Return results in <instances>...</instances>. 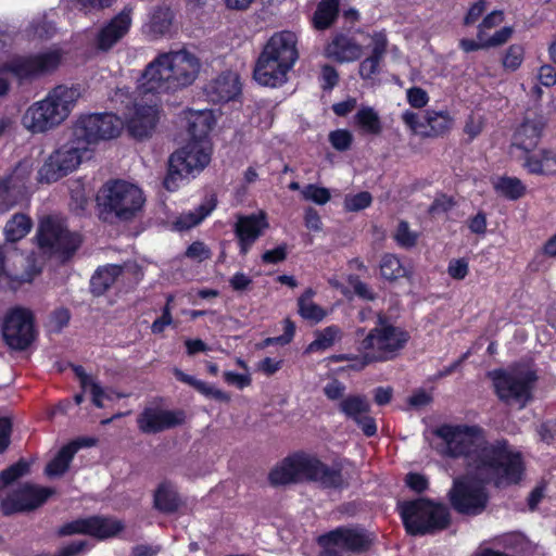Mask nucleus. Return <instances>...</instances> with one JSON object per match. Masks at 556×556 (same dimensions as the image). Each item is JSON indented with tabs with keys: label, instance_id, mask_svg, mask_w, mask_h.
<instances>
[{
	"label": "nucleus",
	"instance_id": "nucleus-24",
	"mask_svg": "<svg viewBox=\"0 0 556 556\" xmlns=\"http://www.w3.org/2000/svg\"><path fill=\"white\" fill-rule=\"evenodd\" d=\"M205 94L213 103H226L241 93L238 76L223 73L205 87Z\"/></svg>",
	"mask_w": 556,
	"mask_h": 556
},
{
	"label": "nucleus",
	"instance_id": "nucleus-43",
	"mask_svg": "<svg viewBox=\"0 0 556 556\" xmlns=\"http://www.w3.org/2000/svg\"><path fill=\"white\" fill-rule=\"evenodd\" d=\"M407 274L401 260L394 254H384L380 261V275L383 279L395 281Z\"/></svg>",
	"mask_w": 556,
	"mask_h": 556
},
{
	"label": "nucleus",
	"instance_id": "nucleus-29",
	"mask_svg": "<svg viewBox=\"0 0 556 556\" xmlns=\"http://www.w3.org/2000/svg\"><path fill=\"white\" fill-rule=\"evenodd\" d=\"M341 12V0H319L309 20L311 26L317 31L330 29L338 21Z\"/></svg>",
	"mask_w": 556,
	"mask_h": 556
},
{
	"label": "nucleus",
	"instance_id": "nucleus-50",
	"mask_svg": "<svg viewBox=\"0 0 556 556\" xmlns=\"http://www.w3.org/2000/svg\"><path fill=\"white\" fill-rule=\"evenodd\" d=\"M56 533L59 536H68L74 534L88 535V517L77 518L65 522L58 529Z\"/></svg>",
	"mask_w": 556,
	"mask_h": 556
},
{
	"label": "nucleus",
	"instance_id": "nucleus-53",
	"mask_svg": "<svg viewBox=\"0 0 556 556\" xmlns=\"http://www.w3.org/2000/svg\"><path fill=\"white\" fill-rule=\"evenodd\" d=\"M0 509L3 516H11L16 513L25 511L17 490L1 500Z\"/></svg>",
	"mask_w": 556,
	"mask_h": 556
},
{
	"label": "nucleus",
	"instance_id": "nucleus-27",
	"mask_svg": "<svg viewBox=\"0 0 556 556\" xmlns=\"http://www.w3.org/2000/svg\"><path fill=\"white\" fill-rule=\"evenodd\" d=\"M522 166L532 175L554 176L556 175V151L541 149L538 153H526Z\"/></svg>",
	"mask_w": 556,
	"mask_h": 556
},
{
	"label": "nucleus",
	"instance_id": "nucleus-45",
	"mask_svg": "<svg viewBox=\"0 0 556 556\" xmlns=\"http://www.w3.org/2000/svg\"><path fill=\"white\" fill-rule=\"evenodd\" d=\"M30 470L29 463L24 459L20 458L16 463L10 465L8 468L2 470L0 472L1 479L4 480V483H13L17 479L24 477L27 475Z\"/></svg>",
	"mask_w": 556,
	"mask_h": 556
},
{
	"label": "nucleus",
	"instance_id": "nucleus-57",
	"mask_svg": "<svg viewBox=\"0 0 556 556\" xmlns=\"http://www.w3.org/2000/svg\"><path fill=\"white\" fill-rule=\"evenodd\" d=\"M405 484L412 491L420 494L429 488V481L427 477L419 472H408L405 476Z\"/></svg>",
	"mask_w": 556,
	"mask_h": 556
},
{
	"label": "nucleus",
	"instance_id": "nucleus-59",
	"mask_svg": "<svg viewBox=\"0 0 556 556\" xmlns=\"http://www.w3.org/2000/svg\"><path fill=\"white\" fill-rule=\"evenodd\" d=\"M288 256V247L286 243L279 244L275 249L267 250L262 254L264 264H279Z\"/></svg>",
	"mask_w": 556,
	"mask_h": 556
},
{
	"label": "nucleus",
	"instance_id": "nucleus-10",
	"mask_svg": "<svg viewBox=\"0 0 556 556\" xmlns=\"http://www.w3.org/2000/svg\"><path fill=\"white\" fill-rule=\"evenodd\" d=\"M488 376L502 403H517L522 408L532 400V390L538 381L535 370L513 371L498 368L490 371Z\"/></svg>",
	"mask_w": 556,
	"mask_h": 556
},
{
	"label": "nucleus",
	"instance_id": "nucleus-39",
	"mask_svg": "<svg viewBox=\"0 0 556 556\" xmlns=\"http://www.w3.org/2000/svg\"><path fill=\"white\" fill-rule=\"evenodd\" d=\"M341 338L342 330L339 326H327L323 330H317L315 332V340L307 345L305 352L315 353L326 351L330 349L337 341L341 340Z\"/></svg>",
	"mask_w": 556,
	"mask_h": 556
},
{
	"label": "nucleus",
	"instance_id": "nucleus-3",
	"mask_svg": "<svg viewBox=\"0 0 556 556\" xmlns=\"http://www.w3.org/2000/svg\"><path fill=\"white\" fill-rule=\"evenodd\" d=\"M350 467L353 466L348 458H336L328 465L314 453L296 451L269 471L268 481L273 486L306 481L324 490L343 491L351 485Z\"/></svg>",
	"mask_w": 556,
	"mask_h": 556
},
{
	"label": "nucleus",
	"instance_id": "nucleus-47",
	"mask_svg": "<svg viewBox=\"0 0 556 556\" xmlns=\"http://www.w3.org/2000/svg\"><path fill=\"white\" fill-rule=\"evenodd\" d=\"M525 49L521 45H510L503 56L502 63L506 70L516 71L523 61Z\"/></svg>",
	"mask_w": 556,
	"mask_h": 556
},
{
	"label": "nucleus",
	"instance_id": "nucleus-16",
	"mask_svg": "<svg viewBox=\"0 0 556 556\" xmlns=\"http://www.w3.org/2000/svg\"><path fill=\"white\" fill-rule=\"evenodd\" d=\"M4 342L13 350L25 351L36 338L35 319L30 309L16 307L11 309L2 325Z\"/></svg>",
	"mask_w": 556,
	"mask_h": 556
},
{
	"label": "nucleus",
	"instance_id": "nucleus-55",
	"mask_svg": "<svg viewBox=\"0 0 556 556\" xmlns=\"http://www.w3.org/2000/svg\"><path fill=\"white\" fill-rule=\"evenodd\" d=\"M339 83V73L334 66L325 64L321 66L320 85L324 91L332 90Z\"/></svg>",
	"mask_w": 556,
	"mask_h": 556
},
{
	"label": "nucleus",
	"instance_id": "nucleus-33",
	"mask_svg": "<svg viewBox=\"0 0 556 556\" xmlns=\"http://www.w3.org/2000/svg\"><path fill=\"white\" fill-rule=\"evenodd\" d=\"M17 491L25 511L40 507L49 497L55 494V490L53 488L39 486L30 483H25L23 486L17 489Z\"/></svg>",
	"mask_w": 556,
	"mask_h": 556
},
{
	"label": "nucleus",
	"instance_id": "nucleus-38",
	"mask_svg": "<svg viewBox=\"0 0 556 556\" xmlns=\"http://www.w3.org/2000/svg\"><path fill=\"white\" fill-rule=\"evenodd\" d=\"M31 228V218L24 213H16L5 224V239L9 242H17L25 238L30 232Z\"/></svg>",
	"mask_w": 556,
	"mask_h": 556
},
{
	"label": "nucleus",
	"instance_id": "nucleus-52",
	"mask_svg": "<svg viewBox=\"0 0 556 556\" xmlns=\"http://www.w3.org/2000/svg\"><path fill=\"white\" fill-rule=\"evenodd\" d=\"M329 141L337 151L343 152L352 146L353 136L346 129H337L329 134Z\"/></svg>",
	"mask_w": 556,
	"mask_h": 556
},
{
	"label": "nucleus",
	"instance_id": "nucleus-13",
	"mask_svg": "<svg viewBox=\"0 0 556 556\" xmlns=\"http://www.w3.org/2000/svg\"><path fill=\"white\" fill-rule=\"evenodd\" d=\"M211 161V154L200 142L189 141L170 154L164 187L168 191L177 189L178 180L187 178L194 172H201Z\"/></svg>",
	"mask_w": 556,
	"mask_h": 556
},
{
	"label": "nucleus",
	"instance_id": "nucleus-9",
	"mask_svg": "<svg viewBox=\"0 0 556 556\" xmlns=\"http://www.w3.org/2000/svg\"><path fill=\"white\" fill-rule=\"evenodd\" d=\"M36 240L39 249L66 260L72 257L83 243L81 236L71 231L66 222L56 215H47L40 219Z\"/></svg>",
	"mask_w": 556,
	"mask_h": 556
},
{
	"label": "nucleus",
	"instance_id": "nucleus-63",
	"mask_svg": "<svg viewBox=\"0 0 556 556\" xmlns=\"http://www.w3.org/2000/svg\"><path fill=\"white\" fill-rule=\"evenodd\" d=\"M455 204L453 197L441 194L440 197H437L429 206V213L432 215L447 213Z\"/></svg>",
	"mask_w": 556,
	"mask_h": 556
},
{
	"label": "nucleus",
	"instance_id": "nucleus-42",
	"mask_svg": "<svg viewBox=\"0 0 556 556\" xmlns=\"http://www.w3.org/2000/svg\"><path fill=\"white\" fill-rule=\"evenodd\" d=\"M339 409L354 421L356 418H359L362 414H368L370 406L364 396L349 395L340 402Z\"/></svg>",
	"mask_w": 556,
	"mask_h": 556
},
{
	"label": "nucleus",
	"instance_id": "nucleus-7",
	"mask_svg": "<svg viewBox=\"0 0 556 556\" xmlns=\"http://www.w3.org/2000/svg\"><path fill=\"white\" fill-rule=\"evenodd\" d=\"M98 217L104 223L130 222L146 202L142 190L123 179H110L96 197Z\"/></svg>",
	"mask_w": 556,
	"mask_h": 556
},
{
	"label": "nucleus",
	"instance_id": "nucleus-4",
	"mask_svg": "<svg viewBox=\"0 0 556 556\" xmlns=\"http://www.w3.org/2000/svg\"><path fill=\"white\" fill-rule=\"evenodd\" d=\"M200 70L199 60L186 50L160 54L139 79L142 94L174 92L191 85Z\"/></svg>",
	"mask_w": 556,
	"mask_h": 556
},
{
	"label": "nucleus",
	"instance_id": "nucleus-15",
	"mask_svg": "<svg viewBox=\"0 0 556 556\" xmlns=\"http://www.w3.org/2000/svg\"><path fill=\"white\" fill-rule=\"evenodd\" d=\"M319 546L333 545L353 554L367 553L376 541V534L361 525L339 526L317 538Z\"/></svg>",
	"mask_w": 556,
	"mask_h": 556
},
{
	"label": "nucleus",
	"instance_id": "nucleus-37",
	"mask_svg": "<svg viewBox=\"0 0 556 556\" xmlns=\"http://www.w3.org/2000/svg\"><path fill=\"white\" fill-rule=\"evenodd\" d=\"M315 291L312 288L306 289L298 299V313L308 321L314 324L320 323L327 315L326 311L312 301Z\"/></svg>",
	"mask_w": 556,
	"mask_h": 556
},
{
	"label": "nucleus",
	"instance_id": "nucleus-51",
	"mask_svg": "<svg viewBox=\"0 0 556 556\" xmlns=\"http://www.w3.org/2000/svg\"><path fill=\"white\" fill-rule=\"evenodd\" d=\"M29 33L34 38L49 39L55 34V26L47 18H39L31 22Z\"/></svg>",
	"mask_w": 556,
	"mask_h": 556
},
{
	"label": "nucleus",
	"instance_id": "nucleus-20",
	"mask_svg": "<svg viewBox=\"0 0 556 556\" xmlns=\"http://www.w3.org/2000/svg\"><path fill=\"white\" fill-rule=\"evenodd\" d=\"M546 125L543 114L528 112L514 130L511 144L526 153L532 152L541 141Z\"/></svg>",
	"mask_w": 556,
	"mask_h": 556
},
{
	"label": "nucleus",
	"instance_id": "nucleus-44",
	"mask_svg": "<svg viewBox=\"0 0 556 556\" xmlns=\"http://www.w3.org/2000/svg\"><path fill=\"white\" fill-rule=\"evenodd\" d=\"M295 334V324L290 319L283 320V333L277 337H268L257 344L258 349H266L271 345L285 346L289 344Z\"/></svg>",
	"mask_w": 556,
	"mask_h": 556
},
{
	"label": "nucleus",
	"instance_id": "nucleus-1",
	"mask_svg": "<svg viewBox=\"0 0 556 556\" xmlns=\"http://www.w3.org/2000/svg\"><path fill=\"white\" fill-rule=\"evenodd\" d=\"M441 439L435 451L443 457L467 460L470 473L453 480L447 493L451 507L459 515L478 516L489 503L486 485L495 488L518 484L525 475L522 453L507 439L486 440L479 425L442 424L432 430Z\"/></svg>",
	"mask_w": 556,
	"mask_h": 556
},
{
	"label": "nucleus",
	"instance_id": "nucleus-25",
	"mask_svg": "<svg viewBox=\"0 0 556 556\" xmlns=\"http://www.w3.org/2000/svg\"><path fill=\"white\" fill-rule=\"evenodd\" d=\"M372 49L369 56L359 63V76L363 79H371L379 74L380 65L388 50L387 35L382 31L375 33L371 36Z\"/></svg>",
	"mask_w": 556,
	"mask_h": 556
},
{
	"label": "nucleus",
	"instance_id": "nucleus-17",
	"mask_svg": "<svg viewBox=\"0 0 556 556\" xmlns=\"http://www.w3.org/2000/svg\"><path fill=\"white\" fill-rule=\"evenodd\" d=\"M268 227L267 214L264 211L237 215L233 233L239 247V254L245 256Z\"/></svg>",
	"mask_w": 556,
	"mask_h": 556
},
{
	"label": "nucleus",
	"instance_id": "nucleus-62",
	"mask_svg": "<svg viewBox=\"0 0 556 556\" xmlns=\"http://www.w3.org/2000/svg\"><path fill=\"white\" fill-rule=\"evenodd\" d=\"M467 227L475 235H485L488 227L486 213L479 211L476 215L469 217L467 219Z\"/></svg>",
	"mask_w": 556,
	"mask_h": 556
},
{
	"label": "nucleus",
	"instance_id": "nucleus-34",
	"mask_svg": "<svg viewBox=\"0 0 556 556\" xmlns=\"http://www.w3.org/2000/svg\"><path fill=\"white\" fill-rule=\"evenodd\" d=\"M495 193L508 201H518L527 193V186L515 176L502 175L492 182Z\"/></svg>",
	"mask_w": 556,
	"mask_h": 556
},
{
	"label": "nucleus",
	"instance_id": "nucleus-30",
	"mask_svg": "<svg viewBox=\"0 0 556 556\" xmlns=\"http://www.w3.org/2000/svg\"><path fill=\"white\" fill-rule=\"evenodd\" d=\"M184 502L175 489V486L168 482H161L153 494V506L154 508L165 515H172L179 510Z\"/></svg>",
	"mask_w": 556,
	"mask_h": 556
},
{
	"label": "nucleus",
	"instance_id": "nucleus-26",
	"mask_svg": "<svg viewBox=\"0 0 556 556\" xmlns=\"http://www.w3.org/2000/svg\"><path fill=\"white\" fill-rule=\"evenodd\" d=\"M125 529V523L112 516H88V535L98 541L116 538Z\"/></svg>",
	"mask_w": 556,
	"mask_h": 556
},
{
	"label": "nucleus",
	"instance_id": "nucleus-49",
	"mask_svg": "<svg viewBox=\"0 0 556 556\" xmlns=\"http://www.w3.org/2000/svg\"><path fill=\"white\" fill-rule=\"evenodd\" d=\"M417 235L409 229V225L405 220H401L396 227L394 240L404 249H410L417 243Z\"/></svg>",
	"mask_w": 556,
	"mask_h": 556
},
{
	"label": "nucleus",
	"instance_id": "nucleus-36",
	"mask_svg": "<svg viewBox=\"0 0 556 556\" xmlns=\"http://www.w3.org/2000/svg\"><path fill=\"white\" fill-rule=\"evenodd\" d=\"M174 13L167 7H156L150 14L147 24L148 34L156 39L169 33L173 25Z\"/></svg>",
	"mask_w": 556,
	"mask_h": 556
},
{
	"label": "nucleus",
	"instance_id": "nucleus-22",
	"mask_svg": "<svg viewBox=\"0 0 556 556\" xmlns=\"http://www.w3.org/2000/svg\"><path fill=\"white\" fill-rule=\"evenodd\" d=\"M326 58L337 63L355 62L363 55V47L354 37L343 31H334L324 49Z\"/></svg>",
	"mask_w": 556,
	"mask_h": 556
},
{
	"label": "nucleus",
	"instance_id": "nucleus-8",
	"mask_svg": "<svg viewBox=\"0 0 556 556\" xmlns=\"http://www.w3.org/2000/svg\"><path fill=\"white\" fill-rule=\"evenodd\" d=\"M405 532L412 536L432 535L447 529L451 514L446 505L429 497H417L397 504Z\"/></svg>",
	"mask_w": 556,
	"mask_h": 556
},
{
	"label": "nucleus",
	"instance_id": "nucleus-56",
	"mask_svg": "<svg viewBox=\"0 0 556 556\" xmlns=\"http://www.w3.org/2000/svg\"><path fill=\"white\" fill-rule=\"evenodd\" d=\"M349 283L352 286L354 293L359 299L374 301L377 298V294L369 288V286L362 281L357 276H350Z\"/></svg>",
	"mask_w": 556,
	"mask_h": 556
},
{
	"label": "nucleus",
	"instance_id": "nucleus-48",
	"mask_svg": "<svg viewBox=\"0 0 556 556\" xmlns=\"http://www.w3.org/2000/svg\"><path fill=\"white\" fill-rule=\"evenodd\" d=\"M302 195L305 200L312 201L318 205H324L331 199L329 189L316 184L305 186L302 190Z\"/></svg>",
	"mask_w": 556,
	"mask_h": 556
},
{
	"label": "nucleus",
	"instance_id": "nucleus-46",
	"mask_svg": "<svg viewBox=\"0 0 556 556\" xmlns=\"http://www.w3.org/2000/svg\"><path fill=\"white\" fill-rule=\"evenodd\" d=\"M372 195L368 191L349 194L344 199V208L348 212H359L371 205Z\"/></svg>",
	"mask_w": 556,
	"mask_h": 556
},
{
	"label": "nucleus",
	"instance_id": "nucleus-31",
	"mask_svg": "<svg viewBox=\"0 0 556 556\" xmlns=\"http://www.w3.org/2000/svg\"><path fill=\"white\" fill-rule=\"evenodd\" d=\"M453 122L447 111L427 110L422 117L424 130L420 135L431 138L444 136L452 128Z\"/></svg>",
	"mask_w": 556,
	"mask_h": 556
},
{
	"label": "nucleus",
	"instance_id": "nucleus-5",
	"mask_svg": "<svg viewBox=\"0 0 556 556\" xmlns=\"http://www.w3.org/2000/svg\"><path fill=\"white\" fill-rule=\"evenodd\" d=\"M299 59L298 36L292 30L274 33L263 46L255 62L253 78L265 87H278Z\"/></svg>",
	"mask_w": 556,
	"mask_h": 556
},
{
	"label": "nucleus",
	"instance_id": "nucleus-23",
	"mask_svg": "<svg viewBox=\"0 0 556 556\" xmlns=\"http://www.w3.org/2000/svg\"><path fill=\"white\" fill-rule=\"evenodd\" d=\"M159 118L156 105L135 104L132 114L126 121L127 130L131 137L142 140L153 134Z\"/></svg>",
	"mask_w": 556,
	"mask_h": 556
},
{
	"label": "nucleus",
	"instance_id": "nucleus-28",
	"mask_svg": "<svg viewBox=\"0 0 556 556\" xmlns=\"http://www.w3.org/2000/svg\"><path fill=\"white\" fill-rule=\"evenodd\" d=\"M189 141L204 143L215 125L212 111H189L187 114Z\"/></svg>",
	"mask_w": 556,
	"mask_h": 556
},
{
	"label": "nucleus",
	"instance_id": "nucleus-61",
	"mask_svg": "<svg viewBox=\"0 0 556 556\" xmlns=\"http://www.w3.org/2000/svg\"><path fill=\"white\" fill-rule=\"evenodd\" d=\"M185 255L191 260L205 261L211 257V250L202 241H194L188 245Z\"/></svg>",
	"mask_w": 556,
	"mask_h": 556
},
{
	"label": "nucleus",
	"instance_id": "nucleus-64",
	"mask_svg": "<svg viewBox=\"0 0 556 556\" xmlns=\"http://www.w3.org/2000/svg\"><path fill=\"white\" fill-rule=\"evenodd\" d=\"M469 271L468 262L465 258L452 260L448 263L447 273L456 280H463L466 278Z\"/></svg>",
	"mask_w": 556,
	"mask_h": 556
},
{
	"label": "nucleus",
	"instance_id": "nucleus-58",
	"mask_svg": "<svg viewBox=\"0 0 556 556\" xmlns=\"http://www.w3.org/2000/svg\"><path fill=\"white\" fill-rule=\"evenodd\" d=\"M71 320V312L66 307H60L51 313L50 323L55 332H61Z\"/></svg>",
	"mask_w": 556,
	"mask_h": 556
},
{
	"label": "nucleus",
	"instance_id": "nucleus-19",
	"mask_svg": "<svg viewBox=\"0 0 556 556\" xmlns=\"http://www.w3.org/2000/svg\"><path fill=\"white\" fill-rule=\"evenodd\" d=\"M185 419L184 410L146 407L137 417V426L142 433L154 434L180 426Z\"/></svg>",
	"mask_w": 556,
	"mask_h": 556
},
{
	"label": "nucleus",
	"instance_id": "nucleus-40",
	"mask_svg": "<svg viewBox=\"0 0 556 556\" xmlns=\"http://www.w3.org/2000/svg\"><path fill=\"white\" fill-rule=\"evenodd\" d=\"M75 456L73 444L63 445L56 455L46 465L45 473L49 477H60L64 475Z\"/></svg>",
	"mask_w": 556,
	"mask_h": 556
},
{
	"label": "nucleus",
	"instance_id": "nucleus-21",
	"mask_svg": "<svg viewBox=\"0 0 556 556\" xmlns=\"http://www.w3.org/2000/svg\"><path fill=\"white\" fill-rule=\"evenodd\" d=\"M131 15L132 8L130 5H126L119 13L102 26L97 35V48L101 51H109L122 38H124L131 27Z\"/></svg>",
	"mask_w": 556,
	"mask_h": 556
},
{
	"label": "nucleus",
	"instance_id": "nucleus-60",
	"mask_svg": "<svg viewBox=\"0 0 556 556\" xmlns=\"http://www.w3.org/2000/svg\"><path fill=\"white\" fill-rule=\"evenodd\" d=\"M486 0H477L468 9L464 16L463 24L465 26L473 25L485 12Z\"/></svg>",
	"mask_w": 556,
	"mask_h": 556
},
{
	"label": "nucleus",
	"instance_id": "nucleus-2",
	"mask_svg": "<svg viewBox=\"0 0 556 556\" xmlns=\"http://www.w3.org/2000/svg\"><path fill=\"white\" fill-rule=\"evenodd\" d=\"M350 467L353 466L348 458H336L328 465L314 453L296 451L269 471L268 481L273 486L306 481L324 490L343 491L351 485Z\"/></svg>",
	"mask_w": 556,
	"mask_h": 556
},
{
	"label": "nucleus",
	"instance_id": "nucleus-12",
	"mask_svg": "<svg viewBox=\"0 0 556 556\" xmlns=\"http://www.w3.org/2000/svg\"><path fill=\"white\" fill-rule=\"evenodd\" d=\"M409 333L389 323L388 318L379 314L377 325L362 340L361 346L365 351H374L376 362L393 359L405 348Z\"/></svg>",
	"mask_w": 556,
	"mask_h": 556
},
{
	"label": "nucleus",
	"instance_id": "nucleus-32",
	"mask_svg": "<svg viewBox=\"0 0 556 556\" xmlns=\"http://www.w3.org/2000/svg\"><path fill=\"white\" fill-rule=\"evenodd\" d=\"M124 267L116 264H109L99 267L90 279V288L94 295L104 294L123 274Z\"/></svg>",
	"mask_w": 556,
	"mask_h": 556
},
{
	"label": "nucleus",
	"instance_id": "nucleus-54",
	"mask_svg": "<svg viewBox=\"0 0 556 556\" xmlns=\"http://www.w3.org/2000/svg\"><path fill=\"white\" fill-rule=\"evenodd\" d=\"M504 20V13L501 10H494L486 14L478 25L477 39L482 40L485 36V29H491L500 25Z\"/></svg>",
	"mask_w": 556,
	"mask_h": 556
},
{
	"label": "nucleus",
	"instance_id": "nucleus-11",
	"mask_svg": "<svg viewBox=\"0 0 556 556\" xmlns=\"http://www.w3.org/2000/svg\"><path fill=\"white\" fill-rule=\"evenodd\" d=\"M122 125V119L114 113L80 114L71 127V136L83 148L90 149L101 140L116 138Z\"/></svg>",
	"mask_w": 556,
	"mask_h": 556
},
{
	"label": "nucleus",
	"instance_id": "nucleus-35",
	"mask_svg": "<svg viewBox=\"0 0 556 556\" xmlns=\"http://www.w3.org/2000/svg\"><path fill=\"white\" fill-rule=\"evenodd\" d=\"M173 372H174L175 378L178 381L192 387L199 393H201L202 395H204L206 397L214 399L218 402H229L230 401V396L228 393H226L219 389H216L214 386H211L200 379H197L195 377H193L191 375L184 372L179 368H175Z\"/></svg>",
	"mask_w": 556,
	"mask_h": 556
},
{
	"label": "nucleus",
	"instance_id": "nucleus-6",
	"mask_svg": "<svg viewBox=\"0 0 556 556\" xmlns=\"http://www.w3.org/2000/svg\"><path fill=\"white\" fill-rule=\"evenodd\" d=\"M80 97V86L59 85L45 99L34 102L22 117L23 125L34 134L45 132L64 122Z\"/></svg>",
	"mask_w": 556,
	"mask_h": 556
},
{
	"label": "nucleus",
	"instance_id": "nucleus-18",
	"mask_svg": "<svg viewBox=\"0 0 556 556\" xmlns=\"http://www.w3.org/2000/svg\"><path fill=\"white\" fill-rule=\"evenodd\" d=\"M88 151V148H83L71 136L68 141L52 154L47 169L48 180H58L75 170Z\"/></svg>",
	"mask_w": 556,
	"mask_h": 556
},
{
	"label": "nucleus",
	"instance_id": "nucleus-41",
	"mask_svg": "<svg viewBox=\"0 0 556 556\" xmlns=\"http://www.w3.org/2000/svg\"><path fill=\"white\" fill-rule=\"evenodd\" d=\"M355 124L369 135H379L382 131V125L378 113L370 106H364L355 114Z\"/></svg>",
	"mask_w": 556,
	"mask_h": 556
},
{
	"label": "nucleus",
	"instance_id": "nucleus-14",
	"mask_svg": "<svg viewBox=\"0 0 556 556\" xmlns=\"http://www.w3.org/2000/svg\"><path fill=\"white\" fill-rule=\"evenodd\" d=\"M61 62L62 53L59 50H49L28 55H14L2 63V68L20 81H24L54 72Z\"/></svg>",
	"mask_w": 556,
	"mask_h": 556
}]
</instances>
